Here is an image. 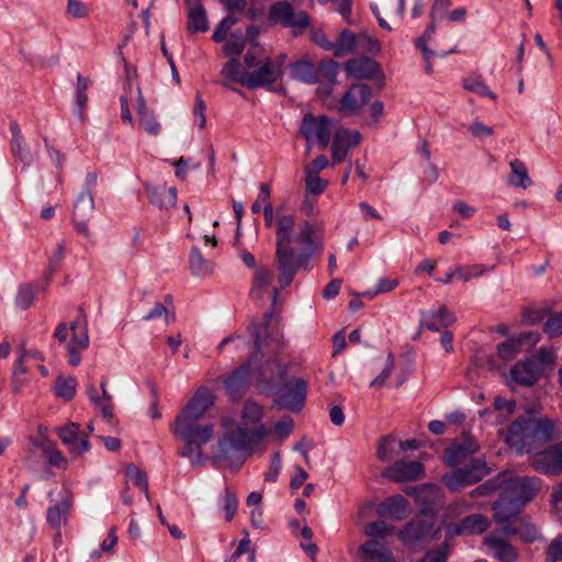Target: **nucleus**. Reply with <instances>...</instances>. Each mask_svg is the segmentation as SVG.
<instances>
[{
    "label": "nucleus",
    "mask_w": 562,
    "mask_h": 562,
    "mask_svg": "<svg viewBox=\"0 0 562 562\" xmlns=\"http://www.w3.org/2000/svg\"><path fill=\"white\" fill-rule=\"evenodd\" d=\"M10 132L12 138L10 142V151L15 161L22 164L23 170L33 162V155L21 133L18 122H10Z\"/></svg>",
    "instance_id": "20"
},
{
    "label": "nucleus",
    "mask_w": 562,
    "mask_h": 562,
    "mask_svg": "<svg viewBox=\"0 0 562 562\" xmlns=\"http://www.w3.org/2000/svg\"><path fill=\"white\" fill-rule=\"evenodd\" d=\"M400 453V440L393 435H386L378 440L376 458L381 462H391L398 457Z\"/></svg>",
    "instance_id": "32"
},
{
    "label": "nucleus",
    "mask_w": 562,
    "mask_h": 562,
    "mask_svg": "<svg viewBox=\"0 0 562 562\" xmlns=\"http://www.w3.org/2000/svg\"><path fill=\"white\" fill-rule=\"evenodd\" d=\"M324 78H326L330 83L336 82V77L338 74V64L334 60H325L321 63L319 69L317 70Z\"/></svg>",
    "instance_id": "62"
},
{
    "label": "nucleus",
    "mask_w": 562,
    "mask_h": 562,
    "mask_svg": "<svg viewBox=\"0 0 562 562\" xmlns=\"http://www.w3.org/2000/svg\"><path fill=\"white\" fill-rule=\"evenodd\" d=\"M94 210V200L92 193H80L75 201L72 216H83L88 218Z\"/></svg>",
    "instance_id": "39"
},
{
    "label": "nucleus",
    "mask_w": 562,
    "mask_h": 562,
    "mask_svg": "<svg viewBox=\"0 0 562 562\" xmlns=\"http://www.w3.org/2000/svg\"><path fill=\"white\" fill-rule=\"evenodd\" d=\"M560 560H562V533L551 541L546 555L547 562H558Z\"/></svg>",
    "instance_id": "61"
},
{
    "label": "nucleus",
    "mask_w": 562,
    "mask_h": 562,
    "mask_svg": "<svg viewBox=\"0 0 562 562\" xmlns=\"http://www.w3.org/2000/svg\"><path fill=\"white\" fill-rule=\"evenodd\" d=\"M463 86L467 90L481 97H488L492 100H496V94L485 85V82L480 77H470L465 79Z\"/></svg>",
    "instance_id": "49"
},
{
    "label": "nucleus",
    "mask_w": 562,
    "mask_h": 562,
    "mask_svg": "<svg viewBox=\"0 0 562 562\" xmlns=\"http://www.w3.org/2000/svg\"><path fill=\"white\" fill-rule=\"evenodd\" d=\"M504 479H502V474L485 481L481 485L476 486L470 492L471 497H481L488 496L495 493L497 490H501L503 485Z\"/></svg>",
    "instance_id": "47"
},
{
    "label": "nucleus",
    "mask_w": 562,
    "mask_h": 562,
    "mask_svg": "<svg viewBox=\"0 0 562 562\" xmlns=\"http://www.w3.org/2000/svg\"><path fill=\"white\" fill-rule=\"evenodd\" d=\"M382 476L396 483L417 481L424 476V467L418 461L398 460L383 469Z\"/></svg>",
    "instance_id": "16"
},
{
    "label": "nucleus",
    "mask_w": 562,
    "mask_h": 562,
    "mask_svg": "<svg viewBox=\"0 0 562 562\" xmlns=\"http://www.w3.org/2000/svg\"><path fill=\"white\" fill-rule=\"evenodd\" d=\"M245 48V38L241 34L232 33L223 45V50L226 56L238 59V56Z\"/></svg>",
    "instance_id": "40"
},
{
    "label": "nucleus",
    "mask_w": 562,
    "mask_h": 562,
    "mask_svg": "<svg viewBox=\"0 0 562 562\" xmlns=\"http://www.w3.org/2000/svg\"><path fill=\"white\" fill-rule=\"evenodd\" d=\"M435 33V21L428 25L425 30L424 34L416 40V46L422 50L423 57L425 61H428L429 58L436 56L437 54L427 47V43L431 40Z\"/></svg>",
    "instance_id": "54"
},
{
    "label": "nucleus",
    "mask_w": 562,
    "mask_h": 562,
    "mask_svg": "<svg viewBox=\"0 0 562 562\" xmlns=\"http://www.w3.org/2000/svg\"><path fill=\"white\" fill-rule=\"evenodd\" d=\"M484 544L493 551L492 555L501 562H516L519 558L518 551L495 533L486 536Z\"/></svg>",
    "instance_id": "22"
},
{
    "label": "nucleus",
    "mask_w": 562,
    "mask_h": 562,
    "mask_svg": "<svg viewBox=\"0 0 562 562\" xmlns=\"http://www.w3.org/2000/svg\"><path fill=\"white\" fill-rule=\"evenodd\" d=\"M524 507L519 501L514 502L508 495L501 493L498 501L493 505L494 519L503 525V531L506 535H516L517 529L509 525V521L515 518Z\"/></svg>",
    "instance_id": "17"
},
{
    "label": "nucleus",
    "mask_w": 562,
    "mask_h": 562,
    "mask_svg": "<svg viewBox=\"0 0 562 562\" xmlns=\"http://www.w3.org/2000/svg\"><path fill=\"white\" fill-rule=\"evenodd\" d=\"M485 268L482 266H469V267H457V277L463 282L470 281L472 278H477L485 272Z\"/></svg>",
    "instance_id": "60"
},
{
    "label": "nucleus",
    "mask_w": 562,
    "mask_h": 562,
    "mask_svg": "<svg viewBox=\"0 0 562 562\" xmlns=\"http://www.w3.org/2000/svg\"><path fill=\"white\" fill-rule=\"evenodd\" d=\"M468 130L476 138L487 137L494 134L493 127L487 126L479 121L471 123Z\"/></svg>",
    "instance_id": "64"
},
{
    "label": "nucleus",
    "mask_w": 562,
    "mask_h": 562,
    "mask_svg": "<svg viewBox=\"0 0 562 562\" xmlns=\"http://www.w3.org/2000/svg\"><path fill=\"white\" fill-rule=\"evenodd\" d=\"M555 351L550 347H541L537 353L529 358L530 360H535V364L539 368V372H542L547 368H551L555 361Z\"/></svg>",
    "instance_id": "45"
},
{
    "label": "nucleus",
    "mask_w": 562,
    "mask_h": 562,
    "mask_svg": "<svg viewBox=\"0 0 562 562\" xmlns=\"http://www.w3.org/2000/svg\"><path fill=\"white\" fill-rule=\"evenodd\" d=\"M187 30L190 33H203L209 30L206 12L199 0H193L189 4Z\"/></svg>",
    "instance_id": "31"
},
{
    "label": "nucleus",
    "mask_w": 562,
    "mask_h": 562,
    "mask_svg": "<svg viewBox=\"0 0 562 562\" xmlns=\"http://www.w3.org/2000/svg\"><path fill=\"white\" fill-rule=\"evenodd\" d=\"M190 270L195 276H205L212 272L213 263L206 260L198 247H192L189 256Z\"/></svg>",
    "instance_id": "36"
},
{
    "label": "nucleus",
    "mask_w": 562,
    "mask_h": 562,
    "mask_svg": "<svg viewBox=\"0 0 562 562\" xmlns=\"http://www.w3.org/2000/svg\"><path fill=\"white\" fill-rule=\"evenodd\" d=\"M250 383V364L243 363L235 369L225 380L224 386L232 397H238Z\"/></svg>",
    "instance_id": "23"
},
{
    "label": "nucleus",
    "mask_w": 562,
    "mask_h": 562,
    "mask_svg": "<svg viewBox=\"0 0 562 562\" xmlns=\"http://www.w3.org/2000/svg\"><path fill=\"white\" fill-rule=\"evenodd\" d=\"M393 530L394 527L386 524L384 520L373 521L364 527V532L368 537L372 538L371 540H375V538L385 540L392 535Z\"/></svg>",
    "instance_id": "42"
},
{
    "label": "nucleus",
    "mask_w": 562,
    "mask_h": 562,
    "mask_svg": "<svg viewBox=\"0 0 562 562\" xmlns=\"http://www.w3.org/2000/svg\"><path fill=\"white\" fill-rule=\"evenodd\" d=\"M273 279V271L269 267H257L254 273L251 295L261 297Z\"/></svg>",
    "instance_id": "34"
},
{
    "label": "nucleus",
    "mask_w": 562,
    "mask_h": 562,
    "mask_svg": "<svg viewBox=\"0 0 562 562\" xmlns=\"http://www.w3.org/2000/svg\"><path fill=\"white\" fill-rule=\"evenodd\" d=\"M359 552L363 562H395L392 551L378 540L364 541Z\"/></svg>",
    "instance_id": "25"
},
{
    "label": "nucleus",
    "mask_w": 562,
    "mask_h": 562,
    "mask_svg": "<svg viewBox=\"0 0 562 562\" xmlns=\"http://www.w3.org/2000/svg\"><path fill=\"white\" fill-rule=\"evenodd\" d=\"M356 48L357 42L355 34L348 30L342 31L336 44L335 55L342 56L345 53H355Z\"/></svg>",
    "instance_id": "44"
},
{
    "label": "nucleus",
    "mask_w": 562,
    "mask_h": 562,
    "mask_svg": "<svg viewBox=\"0 0 562 562\" xmlns=\"http://www.w3.org/2000/svg\"><path fill=\"white\" fill-rule=\"evenodd\" d=\"M510 374L514 381L524 386L533 385L541 375L535 360L530 359L516 362L510 370Z\"/></svg>",
    "instance_id": "27"
},
{
    "label": "nucleus",
    "mask_w": 562,
    "mask_h": 562,
    "mask_svg": "<svg viewBox=\"0 0 562 562\" xmlns=\"http://www.w3.org/2000/svg\"><path fill=\"white\" fill-rule=\"evenodd\" d=\"M487 474L488 469L485 462L483 460H473L471 465L457 467L454 470L443 474L442 482L451 491H459L479 482Z\"/></svg>",
    "instance_id": "10"
},
{
    "label": "nucleus",
    "mask_w": 562,
    "mask_h": 562,
    "mask_svg": "<svg viewBox=\"0 0 562 562\" xmlns=\"http://www.w3.org/2000/svg\"><path fill=\"white\" fill-rule=\"evenodd\" d=\"M490 520L482 514H472L464 517L454 527L456 535H481L490 528Z\"/></svg>",
    "instance_id": "30"
},
{
    "label": "nucleus",
    "mask_w": 562,
    "mask_h": 562,
    "mask_svg": "<svg viewBox=\"0 0 562 562\" xmlns=\"http://www.w3.org/2000/svg\"><path fill=\"white\" fill-rule=\"evenodd\" d=\"M337 144L345 145L348 149L357 146L361 140V134L358 131L348 128H339L334 134V139Z\"/></svg>",
    "instance_id": "50"
},
{
    "label": "nucleus",
    "mask_w": 562,
    "mask_h": 562,
    "mask_svg": "<svg viewBox=\"0 0 562 562\" xmlns=\"http://www.w3.org/2000/svg\"><path fill=\"white\" fill-rule=\"evenodd\" d=\"M91 8L88 3L78 0H67L66 14L72 19L89 16Z\"/></svg>",
    "instance_id": "55"
},
{
    "label": "nucleus",
    "mask_w": 562,
    "mask_h": 562,
    "mask_svg": "<svg viewBox=\"0 0 562 562\" xmlns=\"http://www.w3.org/2000/svg\"><path fill=\"white\" fill-rule=\"evenodd\" d=\"M57 435L71 453L81 454L90 450L88 435L80 431L77 423H68L57 429Z\"/></svg>",
    "instance_id": "19"
},
{
    "label": "nucleus",
    "mask_w": 562,
    "mask_h": 562,
    "mask_svg": "<svg viewBox=\"0 0 562 562\" xmlns=\"http://www.w3.org/2000/svg\"><path fill=\"white\" fill-rule=\"evenodd\" d=\"M294 227L295 216L293 214H281V207H278L276 221V246L291 245Z\"/></svg>",
    "instance_id": "29"
},
{
    "label": "nucleus",
    "mask_w": 562,
    "mask_h": 562,
    "mask_svg": "<svg viewBox=\"0 0 562 562\" xmlns=\"http://www.w3.org/2000/svg\"><path fill=\"white\" fill-rule=\"evenodd\" d=\"M521 350L519 340L516 337H512L497 346L498 356L503 360H512Z\"/></svg>",
    "instance_id": "51"
},
{
    "label": "nucleus",
    "mask_w": 562,
    "mask_h": 562,
    "mask_svg": "<svg viewBox=\"0 0 562 562\" xmlns=\"http://www.w3.org/2000/svg\"><path fill=\"white\" fill-rule=\"evenodd\" d=\"M68 512L69 506L67 503L54 505L47 509V521L54 529H56L58 536H60L61 526L67 520Z\"/></svg>",
    "instance_id": "37"
},
{
    "label": "nucleus",
    "mask_w": 562,
    "mask_h": 562,
    "mask_svg": "<svg viewBox=\"0 0 562 562\" xmlns=\"http://www.w3.org/2000/svg\"><path fill=\"white\" fill-rule=\"evenodd\" d=\"M212 404L211 391L206 386L199 387L170 427V431L184 442L179 454L190 459L193 467L204 463L202 447L214 436V425L202 422Z\"/></svg>",
    "instance_id": "1"
},
{
    "label": "nucleus",
    "mask_w": 562,
    "mask_h": 562,
    "mask_svg": "<svg viewBox=\"0 0 562 562\" xmlns=\"http://www.w3.org/2000/svg\"><path fill=\"white\" fill-rule=\"evenodd\" d=\"M261 407L247 402L241 412V426L234 420L223 418V437L218 440L216 459H227L232 451L252 452L268 435L267 428L260 424Z\"/></svg>",
    "instance_id": "2"
},
{
    "label": "nucleus",
    "mask_w": 562,
    "mask_h": 562,
    "mask_svg": "<svg viewBox=\"0 0 562 562\" xmlns=\"http://www.w3.org/2000/svg\"><path fill=\"white\" fill-rule=\"evenodd\" d=\"M510 166V175L508 177V182L518 188L526 189L531 184V179L528 176L527 167L519 159H514L509 164Z\"/></svg>",
    "instance_id": "35"
},
{
    "label": "nucleus",
    "mask_w": 562,
    "mask_h": 562,
    "mask_svg": "<svg viewBox=\"0 0 562 562\" xmlns=\"http://www.w3.org/2000/svg\"><path fill=\"white\" fill-rule=\"evenodd\" d=\"M126 476L149 497L147 474L134 464L126 465Z\"/></svg>",
    "instance_id": "46"
},
{
    "label": "nucleus",
    "mask_w": 562,
    "mask_h": 562,
    "mask_svg": "<svg viewBox=\"0 0 562 562\" xmlns=\"http://www.w3.org/2000/svg\"><path fill=\"white\" fill-rule=\"evenodd\" d=\"M555 425L547 417L526 414L509 426L505 441L518 454L538 453L547 443L559 438Z\"/></svg>",
    "instance_id": "3"
},
{
    "label": "nucleus",
    "mask_w": 562,
    "mask_h": 562,
    "mask_svg": "<svg viewBox=\"0 0 562 562\" xmlns=\"http://www.w3.org/2000/svg\"><path fill=\"white\" fill-rule=\"evenodd\" d=\"M34 288L30 284H22L15 297V304L22 310L29 308L34 301Z\"/></svg>",
    "instance_id": "57"
},
{
    "label": "nucleus",
    "mask_w": 562,
    "mask_h": 562,
    "mask_svg": "<svg viewBox=\"0 0 562 562\" xmlns=\"http://www.w3.org/2000/svg\"><path fill=\"white\" fill-rule=\"evenodd\" d=\"M314 227L305 221L300 228V243L305 247L304 252H311L316 249V241L314 240Z\"/></svg>",
    "instance_id": "52"
},
{
    "label": "nucleus",
    "mask_w": 562,
    "mask_h": 562,
    "mask_svg": "<svg viewBox=\"0 0 562 562\" xmlns=\"http://www.w3.org/2000/svg\"><path fill=\"white\" fill-rule=\"evenodd\" d=\"M237 497L229 490L225 488L224 497H223V510L225 512V518L227 521H231L237 509Z\"/></svg>",
    "instance_id": "59"
},
{
    "label": "nucleus",
    "mask_w": 562,
    "mask_h": 562,
    "mask_svg": "<svg viewBox=\"0 0 562 562\" xmlns=\"http://www.w3.org/2000/svg\"><path fill=\"white\" fill-rule=\"evenodd\" d=\"M448 553V543H443L436 550L428 551L420 562H446Z\"/></svg>",
    "instance_id": "63"
},
{
    "label": "nucleus",
    "mask_w": 562,
    "mask_h": 562,
    "mask_svg": "<svg viewBox=\"0 0 562 562\" xmlns=\"http://www.w3.org/2000/svg\"><path fill=\"white\" fill-rule=\"evenodd\" d=\"M307 382L302 378L286 380L278 391L277 404L291 412H300L305 403Z\"/></svg>",
    "instance_id": "12"
},
{
    "label": "nucleus",
    "mask_w": 562,
    "mask_h": 562,
    "mask_svg": "<svg viewBox=\"0 0 562 562\" xmlns=\"http://www.w3.org/2000/svg\"><path fill=\"white\" fill-rule=\"evenodd\" d=\"M140 126L150 135L156 136L160 132V124L155 119L154 112H144L143 115L139 116Z\"/></svg>",
    "instance_id": "58"
},
{
    "label": "nucleus",
    "mask_w": 562,
    "mask_h": 562,
    "mask_svg": "<svg viewBox=\"0 0 562 562\" xmlns=\"http://www.w3.org/2000/svg\"><path fill=\"white\" fill-rule=\"evenodd\" d=\"M456 322V317L446 306L437 311H423L420 313V327L438 331L440 327H448Z\"/></svg>",
    "instance_id": "24"
},
{
    "label": "nucleus",
    "mask_w": 562,
    "mask_h": 562,
    "mask_svg": "<svg viewBox=\"0 0 562 562\" xmlns=\"http://www.w3.org/2000/svg\"><path fill=\"white\" fill-rule=\"evenodd\" d=\"M291 77L305 83H315L318 79V71L307 60H300L291 64Z\"/></svg>",
    "instance_id": "33"
},
{
    "label": "nucleus",
    "mask_w": 562,
    "mask_h": 562,
    "mask_svg": "<svg viewBox=\"0 0 562 562\" xmlns=\"http://www.w3.org/2000/svg\"><path fill=\"white\" fill-rule=\"evenodd\" d=\"M334 128L333 121L326 115L305 114L302 119L300 133L311 146L317 142L322 149H325L330 139Z\"/></svg>",
    "instance_id": "9"
},
{
    "label": "nucleus",
    "mask_w": 562,
    "mask_h": 562,
    "mask_svg": "<svg viewBox=\"0 0 562 562\" xmlns=\"http://www.w3.org/2000/svg\"><path fill=\"white\" fill-rule=\"evenodd\" d=\"M543 330L551 338L562 335V311L553 313L548 317Z\"/></svg>",
    "instance_id": "56"
},
{
    "label": "nucleus",
    "mask_w": 562,
    "mask_h": 562,
    "mask_svg": "<svg viewBox=\"0 0 562 562\" xmlns=\"http://www.w3.org/2000/svg\"><path fill=\"white\" fill-rule=\"evenodd\" d=\"M371 99V89L364 83H355L349 87L340 99L338 111L344 114L357 113Z\"/></svg>",
    "instance_id": "18"
},
{
    "label": "nucleus",
    "mask_w": 562,
    "mask_h": 562,
    "mask_svg": "<svg viewBox=\"0 0 562 562\" xmlns=\"http://www.w3.org/2000/svg\"><path fill=\"white\" fill-rule=\"evenodd\" d=\"M344 68L348 77L357 79H372L379 71L378 63L368 57L349 59Z\"/></svg>",
    "instance_id": "26"
},
{
    "label": "nucleus",
    "mask_w": 562,
    "mask_h": 562,
    "mask_svg": "<svg viewBox=\"0 0 562 562\" xmlns=\"http://www.w3.org/2000/svg\"><path fill=\"white\" fill-rule=\"evenodd\" d=\"M149 202L159 209H170L177 202V189L166 186H146L145 187Z\"/></svg>",
    "instance_id": "28"
},
{
    "label": "nucleus",
    "mask_w": 562,
    "mask_h": 562,
    "mask_svg": "<svg viewBox=\"0 0 562 562\" xmlns=\"http://www.w3.org/2000/svg\"><path fill=\"white\" fill-rule=\"evenodd\" d=\"M270 186L268 183H261L259 190V199L263 202V218L267 227H272L274 224V211L270 202Z\"/></svg>",
    "instance_id": "43"
},
{
    "label": "nucleus",
    "mask_w": 562,
    "mask_h": 562,
    "mask_svg": "<svg viewBox=\"0 0 562 562\" xmlns=\"http://www.w3.org/2000/svg\"><path fill=\"white\" fill-rule=\"evenodd\" d=\"M311 258V252L296 254L291 245L276 246V260L278 268V281L281 288L291 284L297 270L305 266Z\"/></svg>",
    "instance_id": "6"
},
{
    "label": "nucleus",
    "mask_w": 562,
    "mask_h": 562,
    "mask_svg": "<svg viewBox=\"0 0 562 562\" xmlns=\"http://www.w3.org/2000/svg\"><path fill=\"white\" fill-rule=\"evenodd\" d=\"M480 450V445L470 434H462L454 438L449 447L445 450L443 460L450 468L471 465V461L480 460L473 458Z\"/></svg>",
    "instance_id": "7"
},
{
    "label": "nucleus",
    "mask_w": 562,
    "mask_h": 562,
    "mask_svg": "<svg viewBox=\"0 0 562 562\" xmlns=\"http://www.w3.org/2000/svg\"><path fill=\"white\" fill-rule=\"evenodd\" d=\"M77 381L72 376H58L55 382V393L58 397L70 401L75 397Z\"/></svg>",
    "instance_id": "38"
},
{
    "label": "nucleus",
    "mask_w": 562,
    "mask_h": 562,
    "mask_svg": "<svg viewBox=\"0 0 562 562\" xmlns=\"http://www.w3.org/2000/svg\"><path fill=\"white\" fill-rule=\"evenodd\" d=\"M434 519L428 516H417L401 530L398 537L405 546H415L420 541L432 538Z\"/></svg>",
    "instance_id": "15"
},
{
    "label": "nucleus",
    "mask_w": 562,
    "mask_h": 562,
    "mask_svg": "<svg viewBox=\"0 0 562 562\" xmlns=\"http://www.w3.org/2000/svg\"><path fill=\"white\" fill-rule=\"evenodd\" d=\"M269 21L271 23H280L284 27H291L295 34L301 33L310 25L308 15L303 11L295 13L286 1H279L271 5Z\"/></svg>",
    "instance_id": "13"
},
{
    "label": "nucleus",
    "mask_w": 562,
    "mask_h": 562,
    "mask_svg": "<svg viewBox=\"0 0 562 562\" xmlns=\"http://www.w3.org/2000/svg\"><path fill=\"white\" fill-rule=\"evenodd\" d=\"M221 75L224 77L222 85L232 90H235L231 86L232 82L240 83L248 89H257L276 83L282 77V71L280 65H274L271 58L251 71L241 69L239 59L232 58L223 66Z\"/></svg>",
    "instance_id": "4"
},
{
    "label": "nucleus",
    "mask_w": 562,
    "mask_h": 562,
    "mask_svg": "<svg viewBox=\"0 0 562 562\" xmlns=\"http://www.w3.org/2000/svg\"><path fill=\"white\" fill-rule=\"evenodd\" d=\"M530 463L537 472L549 475L562 474V441L535 453Z\"/></svg>",
    "instance_id": "14"
},
{
    "label": "nucleus",
    "mask_w": 562,
    "mask_h": 562,
    "mask_svg": "<svg viewBox=\"0 0 562 562\" xmlns=\"http://www.w3.org/2000/svg\"><path fill=\"white\" fill-rule=\"evenodd\" d=\"M408 502L402 495H392L381 502L376 513L381 517L390 518L394 521H401L407 516Z\"/></svg>",
    "instance_id": "21"
},
{
    "label": "nucleus",
    "mask_w": 562,
    "mask_h": 562,
    "mask_svg": "<svg viewBox=\"0 0 562 562\" xmlns=\"http://www.w3.org/2000/svg\"><path fill=\"white\" fill-rule=\"evenodd\" d=\"M67 249V241L61 239L58 241L53 249L52 254L48 256V274H54L60 267L61 261L64 260L65 254Z\"/></svg>",
    "instance_id": "48"
},
{
    "label": "nucleus",
    "mask_w": 562,
    "mask_h": 562,
    "mask_svg": "<svg viewBox=\"0 0 562 562\" xmlns=\"http://www.w3.org/2000/svg\"><path fill=\"white\" fill-rule=\"evenodd\" d=\"M269 57L265 55L262 49L258 45H254L250 47L243 58L241 69L251 71L254 68H257Z\"/></svg>",
    "instance_id": "41"
},
{
    "label": "nucleus",
    "mask_w": 562,
    "mask_h": 562,
    "mask_svg": "<svg viewBox=\"0 0 562 562\" xmlns=\"http://www.w3.org/2000/svg\"><path fill=\"white\" fill-rule=\"evenodd\" d=\"M54 338L63 345L68 353V362L72 367L79 366L81 352L89 346L87 321L78 318L70 326L60 323L54 330Z\"/></svg>",
    "instance_id": "5"
},
{
    "label": "nucleus",
    "mask_w": 562,
    "mask_h": 562,
    "mask_svg": "<svg viewBox=\"0 0 562 562\" xmlns=\"http://www.w3.org/2000/svg\"><path fill=\"white\" fill-rule=\"evenodd\" d=\"M502 479L504 482L501 493L510 496L514 502L519 501L524 506L537 495L540 488V481L537 477L512 476L502 473Z\"/></svg>",
    "instance_id": "11"
},
{
    "label": "nucleus",
    "mask_w": 562,
    "mask_h": 562,
    "mask_svg": "<svg viewBox=\"0 0 562 562\" xmlns=\"http://www.w3.org/2000/svg\"><path fill=\"white\" fill-rule=\"evenodd\" d=\"M327 181L319 178L315 171H305L306 192L313 195H319L326 188Z\"/></svg>",
    "instance_id": "53"
},
{
    "label": "nucleus",
    "mask_w": 562,
    "mask_h": 562,
    "mask_svg": "<svg viewBox=\"0 0 562 562\" xmlns=\"http://www.w3.org/2000/svg\"><path fill=\"white\" fill-rule=\"evenodd\" d=\"M255 347L262 356L278 353L282 347V335L272 314H265L260 324L254 326Z\"/></svg>",
    "instance_id": "8"
}]
</instances>
